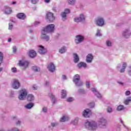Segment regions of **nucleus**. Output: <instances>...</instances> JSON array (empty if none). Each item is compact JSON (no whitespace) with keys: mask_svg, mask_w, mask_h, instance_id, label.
<instances>
[{"mask_svg":"<svg viewBox=\"0 0 131 131\" xmlns=\"http://www.w3.org/2000/svg\"><path fill=\"white\" fill-rule=\"evenodd\" d=\"M85 126L86 128L89 129L90 130L95 131L97 129V123L95 121L90 122L86 121L85 122Z\"/></svg>","mask_w":131,"mask_h":131,"instance_id":"1","label":"nucleus"},{"mask_svg":"<svg viewBox=\"0 0 131 131\" xmlns=\"http://www.w3.org/2000/svg\"><path fill=\"white\" fill-rule=\"evenodd\" d=\"M27 91L26 89H23L20 90V95L18 96L19 100H25L27 96Z\"/></svg>","mask_w":131,"mask_h":131,"instance_id":"2","label":"nucleus"},{"mask_svg":"<svg viewBox=\"0 0 131 131\" xmlns=\"http://www.w3.org/2000/svg\"><path fill=\"white\" fill-rule=\"evenodd\" d=\"M54 30H55V25L54 24L49 25L43 29L44 32H54Z\"/></svg>","mask_w":131,"mask_h":131,"instance_id":"3","label":"nucleus"},{"mask_svg":"<svg viewBox=\"0 0 131 131\" xmlns=\"http://www.w3.org/2000/svg\"><path fill=\"white\" fill-rule=\"evenodd\" d=\"M79 79H80V76L79 75L77 74L74 76V78L73 80L74 82H75L78 86H81V85H82L83 84L82 82H79L78 83Z\"/></svg>","mask_w":131,"mask_h":131,"instance_id":"4","label":"nucleus"},{"mask_svg":"<svg viewBox=\"0 0 131 131\" xmlns=\"http://www.w3.org/2000/svg\"><path fill=\"white\" fill-rule=\"evenodd\" d=\"M12 86L14 90H18L20 88V82L16 79H13Z\"/></svg>","mask_w":131,"mask_h":131,"instance_id":"5","label":"nucleus"},{"mask_svg":"<svg viewBox=\"0 0 131 131\" xmlns=\"http://www.w3.org/2000/svg\"><path fill=\"white\" fill-rule=\"evenodd\" d=\"M19 66L23 67V69H26L27 67H28L29 65V62L27 61L20 60L18 63Z\"/></svg>","mask_w":131,"mask_h":131,"instance_id":"6","label":"nucleus"},{"mask_svg":"<svg viewBox=\"0 0 131 131\" xmlns=\"http://www.w3.org/2000/svg\"><path fill=\"white\" fill-rule=\"evenodd\" d=\"M96 24L97 26H103L104 25L105 21L104 19L102 17H98L97 20H96Z\"/></svg>","mask_w":131,"mask_h":131,"instance_id":"7","label":"nucleus"},{"mask_svg":"<svg viewBox=\"0 0 131 131\" xmlns=\"http://www.w3.org/2000/svg\"><path fill=\"white\" fill-rule=\"evenodd\" d=\"M47 19L49 20L50 22H53L55 20V16H54V13L49 12L47 14Z\"/></svg>","mask_w":131,"mask_h":131,"instance_id":"8","label":"nucleus"},{"mask_svg":"<svg viewBox=\"0 0 131 131\" xmlns=\"http://www.w3.org/2000/svg\"><path fill=\"white\" fill-rule=\"evenodd\" d=\"M83 39H84V37L81 35H77L76 36L75 42L76 43H80V42H82L83 41Z\"/></svg>","mask_w":131,"mask_h":131,"instance_id":"9","label":"nucleus"},{"mask_svg":"<svg viewBox=\"0 0 131 131\" xmlns=\"http://www.w3.org/2000/svg\"><path fill=\"white\" fill-rule=\"evenodd\" d=\"M69 13H70V10L69 9H66L64 11L61 13V17L63 21H65V20H66V17H67L66 14H69Z\"/></svg>","mask_w":131,"mask_h":131,"instance_id":"10","label":"nucleus"},{"mask_svg":"<svg viewBox=\"0 0 131 131\" xmlns=\"http://www.w3.org/2000/svg\"><path fill=\"white\" fill-rule=\"evenodd\" d=\"M48 69L50 71V72H54L56 69V67L53 62H50L47 67Z\"/></svg>","mask_w":131,"mask_h":131,"instance_id":"11","label":"nucleus"},{"mask_svg":"<svg viewBox=\"0 0 131 131\" xmlns=\"http://www.w3.org/2000/svg\"><path fill=\"white\" fill-rule=\"evenodd\" d=\"M91 115V111L89 109H85L82 113L83 116L85 118H89L90 115Z\"/></svg>","mask_w":131,"mask_h":131,"instance_id":"12","label":"nucleus"},{"mask_svg":"<svg viewBox=\"0 0 131 131\" xmlns=\"http://www.w3.org/2000/svg\"><path fill=\"white\" fill-rule=\"evenodd\" d=\"M75 22H82V21H84V16H83V14H80L79 17H77L74 18Z\"/></svg>","mask_w":131,"mask_h":131,"instance_id":"13","label":"nucleus"},{"mask_svg":"<svg viewBox=\"0 0 131 131\" xmlns=\"http://www.w3.org/2000/svg\"><path fill=\"white\" fill-rule=\"evenodd\" d=\"M39 49L38 50V53L41 55H45V53H47V50L45 49V47L42 46H39Z\"/></svg>","mask_w":131,"mask_h":131,"instance_id":"14","label":"nucleus"},{"mask_svg":"<svg viewBox=\"0 0 131 131\" xmlns=\"http://www.w3.org/2000/svg\"><path fill=\"white\" fill-rule=\"evenodd\" d=\"M16 17L18 19H20V20H25L26 18V15L23 13H19L16 15Z\"/></svg>","mask_w":131,"mask_h":131,"instance_id":"15","label":"nucleus"},{"mask_svg":"<svg viewBox=\"0 0 131 131\" xmlns=\"http://www.w3.org/2000/svg\"><path fill=\"white\" fill-rule=\"evenodd\" d=\"M93 59H94V56H93V55H92V54H89L86 56V61L88 62V63H92Z\"/></svg>","mask_w":131,"mask_h":131,"instance_id":"16","label":"nucleus"},{"mask_svg":"<svg viewBox=\"0 0 131 131\" xmlns=\"http://www.w3.org/2000/svg\"><path fill=\"white\" fill-rule=\"evenodd\" d=\"M29 56L31 58H34V57L36 56V52L34 50L30 51Z\"/></svg>","mask_w":131,"mask_h":131,"instance_id":"17","label":"nucleus"},{"mask_svg":"<svg viewBox=\"0 0 131 131\" xmlns=\"http://www.w3.org/2000/svg\"><path fill=\"white\" fill-rule=\"evenodd\" d=\"M27 100L29 102H31V101H33V100H34V96L32 94H29L27 97Z\"/></svg>","mask_w":131,"mask_h":131,"instance_id":"18","label":"nucleus"},{"mask_svg":"<svg viewBox=\"0 0 131 131\" xmlns=\"http://www.w3.org/2000/svg\"><path fill=\"white\" fill-rule=\"evenodd\" d=\"M68 120H69V118L65 115L60 118V121L61 122H65V121H68Z\"/></svg>","mask_w":131,"mask_h":131,"instance_id":"19","label":"nucleus"},{"mask_svg":"<svg viewBox=\"0 0 131 131\" xmlns=\"http://www.w3.org/2000/svg\"><path fill=\"white\" fill-rule=\"evenodd\" d=\"M41 38L42 39H44V40H46V41H48V40H50V38L45 34H41Z\"/></svg>","mask_w":131,"mask_h":131,"instance_id":"20","label":"nucleus"},{"mask_svg":"<svg viewBox=\"0 0 131 131\" xmlns=\"http://www.w3.org/2000/svg\"><path fill=\"white\" fill-rule=\"evenodd\" d=\"M34 106V103H29L25 105V107L27 109H31Z\"/></svg>","mask_w":131,"mask_h":131,"instance_id":"21","label":"nucleus"},{"mask_svg":"<svg viewBox=\"0 0 131 131\" xmlns=\"http://www.w3.org/2000/svg\"><path fill=\"white\" fill-rule=\"evenodd\" d=\"M78 61H79V57H78V55L76 53L74 54V61L75 63L78 62Z\"/></svg>","mask_w":131,"mask_h":131,"instance_id":"22","label":"nucleus"},{"mask_svg":"<svg viewBox=\"0 0 131 131\" xmlns=\"http://www.w3.org/2000/svg\"><path fill=\"white\" fill-rule=\"evenodd\" d=\"M67 96V93H66V91L62 90L61 91V98L62 99H64V98H66Z\"/></svg>","mask_w":131,"mask_h":131,"instance_id":"23","label":"nucleus"},{"mask_svg":"<svg viewBox=\"0 0 131 131\" xmlns=\"http://www.w3.org/2000/svg\"><path fill=\"white\" fill-rule=\"evenodd\" d=\"M78 68H81V67H86V63L84 62H80L78 64Z\"/></svg>","mask_w":131,"mask_h":131,"instance_id":"24","label":"nucleus"},{"mask_svg":"<svg viewBox=\"0 0 131 131\" xmlns=\"http://www.w3.org/2000/svg\"><path fill=\"white\" fill-rule=\"evenodd\" d=\"M92 91L93 92H96L95 95L97 98H101L102 96H101V95L99 93L97 92V91L95 89V88H92Z\"/></svg>","mask_w":131,"mask_h":131,"instance_id":"25","label":"nucleus"},{"mask_svg":"<svg viewBox=\"0 0 131 131\" xmlns=\"http://www.w3.org/2000/svg\"><path fill=\"white\" fill-rule=\"evenodd\" d=\"M12 13V9L9 7H7L5 10V14H11Z\"/></svg>","mask_w":131,"mask_h":131,"instance_id":"26","label":"nucleus"},{"mask_svg":"<svg viewBox=\"0 0 131 131\" xmlns=\"http://www.w3.org/2000/svg\"><path fill=\"white\" fill-rule=\"evenodd\" d=\"M100 122L101 124H102V125H105L107 121H106V120H105V119L102 118L100 119Z\"/></svg>","mask_w":131,"mask_h":131,"instance_id":"27","label":"nucleus"},{"mask_svg":"<svg viewBox=\"0 0 131 131\" xmlns=\"http://www.w3.org/2000/svg\"><path fill=\"white\" fill-rule=\"evenodd\" d=\"M129 102H131V97H129L127 99L124 101V104L125 105H128Z\"/></svg>","mask_w":131,"mask_h":131,"instance_id":"28","label":"nucleus"},{"mask_svg":"<svg viewBox=\"0 0 131 131\" xmlns=\"http://www.w3.org/2000/svg\"><path fill=\"white\" fill-rule=\"evenodd\" d=\"M76 0H68V4L71 6H73L75 4Z\"/></svg>","mask_w":131,"mask_h":131,"instance_id":"29","label":"nucleus"},{"mask_svg":"<svg viewBox=\"0 0 131 131\" xmlns=\"http://www.w3.org/2000/svg\"><path fill=\"white\" fill-rule=\"evenodd\" d=\"M59 53L61 54H63V53H65L66 52V48L65 47H63L60 49L59 51Z\"/></svg>","mask_w":131,"mask_h":131,"instance_id":"30","label":"nucleus"},{"mask_svg":"<svg viewBox=\"0 0 131 131\" xmlns=\"http://www.w3.org/2000/svg\"><path fill=\"white\" fill-rule=\"evenodd\" d=\"M32 69L34 71H35V72H38L40 71V69L37 67H33Z\"/></svg>","mask_w":131,"mask_h":131,"instance_id":"31","label":"nucleus"},{"mask_svg":"<svg viewBox=\"0 0 131 131\" xmlns=\"http://www.w3.org/2000/svg\"><path fill=\"white\" fill-rule=\"evenodd\" d=\"M124 109V106L122 105H119L117 107L118 111H121Z\"/></svg>","mask_w":131,"mask_h":131,"instance_id":"32","label":"nucleus"},{"mask_svg":"<svg viewBox=\"0 0 131 131\" xmlns=\"http://www.w3.org/2000/svg\"><path fill=\"white\" fill-rule=\"evenodd\" d=\"M89 106L90 108H94L95 107V103L94 102H90L89 103Z\"/></svg>","mask_w":131,"mask_h":131,"instance_id":"33","label":"nucleus"},{"mask_svg":"<svg viewBox=\"0 0 131 131\" xmlns=\"http://www.w3.org/2000/svg\"><path fill=\"white\" fill-rule=\"evenodd\" d=\"M3 59H4V54L2 53V52H0V61H1V62H3Z\"/></svg>","mask_w":131,"mask_h":131,"instance_id":"34","label":"nucleus"},{"mask_svg":"<svg viewBox=\"0 0 131 131\" xmlns=\"http://www.w3.org/2000/svg\"><path fill=\"white\" fill-rule=\"evenodd\" d=\"M77 122H78V118H76L74 121H72V123L74 125H76V124H77Z\"/></svg>","mask_w":131,"mask_h":131,"instance_id":"35","label":"nucleus"},{"mask_svg":"<svg viewBox=\"0 0 131 131\" xmlns=\"http://www.w3.org/2000/svg\"><path fill=\"white\" fill-rule=\"evenodd\" d=\"M129 34V30H126V31L123 32V35L125 36L126 34Z\"/></svg>","mask_w":131,"mask_h":131,"instance_id":"36","label":"nucleus"},{"mask_svg":"<svg viewBox=\"0 0 131 131\" xmlns=\"http://www.w3.org/2000/svg\"><path fill=\"white\" fill-rule=\"evenodd\" d=\"M13 29V25L12 24V23H9V30H12V29Z\"/></svg>","mask_w":131,"mask_h":131,"instance_id":"37","label":"nucleus"},{"mask_svg":"<svg viewBox=\"0 0 131 131\" xmlns=\"http://www.w3.org/2000/svg\"><path fill=\"white\" fill-rule=\"evenodd\" d=\"M73 98L72 97H69L67 98V102H72L73 101Z\"/></svg>","mask_w":131,"mask_h":131,"instance_id":"38","label":"nucleus"},{"mask_svg":"<svg viewBox=\"0 0 131 131\" xmlns=\"http://www.w3.org/2000/svg\"><path fill=\"white\" fill-rule=\"evenodd\" d=\"M101 33L100 32V30H98L97 31V33H96V36H101Z\"/></svg>","mask_w":131,"mask_h":131,"instance_id":"39","label":"nucleus"},{"mask_svg":"<svg viewBox=\"0 0 131 131\" xmlns=\"http://www.w3.org/2000/svg\"><path fill=\"white\" fill-rule=\"evenodd\" d=\"M107 111L108 112V113H110L112 111V108H111L110 106H108L107 107Z\"/></svg>","mask_w":131,"mask_h":131,"instance_id":"40","label":"nucleus"},{"mask_svg":"<svg viewBox=\"0 0 131 131\" xmlns=\"http://www.w3.org/2000/svg\"><path fill=\"white\" fill-rule=\"evenodd\" d=\"M106 45L107 47H111V42L109 40L106 41Z\"/></svg>","mask_w":131,"mask_h":131,"instance_id":"41","label":"nucleus"},{"mask_svg":"<svg viewBox=\"0 0 131 131\" xmlns=\"http://www.w3.org/2000/svg\"><path fill=\"white\" fill-rule=\"evenodd\" d=\"M12 72H17V68H12L11 69Z\"/></svg>","mask_w":131,"mask_h":131,"instance_id":"42","label":"nucleus"},{"mask_svg":"<svg viewBox=\"0 0 131 131\" xmlns=\"http://www.w3.org/2000/svg\"><path fill=\"white\" fill-rule=\"evenodd\" d=\"M86 85L88 89H90V86L91 85V84L90 83V82L86 81Z\"/></svg>","mask_w":131,"mask_h":131,"instance_id":"43","label":"nucleus"},{"mask_svg":"<svg viewBox=\"0 0 131 131\" xmlns=\"http://www.w3.org/2000/svg\"><path fill=\"white\" fill-rule=\"evenodd\" d=\"M125 95H126V96H129V95H130V91H127L125 92Z\"/></svg>","mask_w":131,"mask_h":131,"instance_id":"44","label":"nucleus"},{"mask_svg":"<svg viewBox=\"0 0 131 131\" xmlns=\"http://www.w3.org/2000/svg\"><path fill=\"white\" fill-rule=\"evenodd\" d=\"M50 98L52 100H55V96H54L52 94H50Z\"/></svg>","mask_w":131,"mask_h":131,"instance_id":"45","label":"nucleus"},{"mask_svg":"<svg viewBox=\"0 0 131 131\" xmlns=\"http://www.w3.org/2000/svg\"><path fill=\"white\" fill-rule=\"evenodd\" d=\"M126 63H125V62H123V64H122V67H123V68H124V69H126Z\"/></svg>","mask_w":131,"mask_h":131,"instance_id":"46","label":"nucleus"},{"mask_svg":"<svg viewBox=\"0 0 131 131\" xmlns=\"http://www.w3.org/2000/svg\"><path fill=\"white\" fill-rule=\"evenodd\" d=\"M37 1L38 0H31L32 4H35L36 3H37Z\"/></svg>","mask_w":131,"mask_h":131,"instance_id":"47","label":"nucleus"},{"mask_svg":"<svg viewBox=\"0 0 131 131\" xmlns=\"http://www.w3.org/2000/svg\"><path fill=\"white\" fill-rule=\"evenodd\" d=\"M13 53H16V52H17V48L16 47H13Z\"/></svg>","mask_w":131,"mask_h":131,"instance_id":"48","label":"nucleus"},{"mask_svg":"<svg viewBox=\"0 0 131 131\" xmlns=\"http://www.w3.org/2000/svg\"><path fill=\"white\" fill-rule=\"evenodd\" d=\"M51 125L52 126L54 127V126H56V125H58V124L56 123H52Z\"/></svg>","mask_w":131,"mask_h":131,"instance_id":"49","label":"nucleus"},{"mask_svg":"<svg viewBox=\"0 0 131 131\" xmlns=\"http://www.w3.org/2000/svg\"><path fill=\"white\" fill-rule=\"evenodd\" d=\"M32 89L34 91H35V90H37V87L35 85H33Z\"/></svg>","mask_w":131,"mask_h":131,"instance_id":"50","label":"nucleus"},{"mask_svg":"<svg viewBox=\"0 0 131 131\" xmlns=\"http://www.w3.org/2000/svg\"><path fill=\"white\" fill-rule=\"evenodd\" d=\"M125 69H124V68H123L122 69H121L120 70V72H121V73H122L124 72Z\"/></svg>","mask_w":131,"mask_h":131,"instance_id":"51","label":"nucleus"},{"mask_svg":"<svg viewBox=\"0 0 131 131\" xmlns=\"http://www.w3.org/2000/svg\"><path fill=\"white\" fill-rule=\"evenodd\" d=\"M43 111H44V112H47V108L46 107H43Z\"/></svg>","mask_w":131,"mask_h":131,"instance_id":"52","label":"nucleus"},{"mask_svg":"<svg viewBox=\"0 0 131 131\" xmlns=\"http://www.w3.org/2000/svg\"><path fill=\"white\" fill-rule=\"evenodd\" d=\"M20 123H21V122H20V121H18L16 123V125H18V124H20Z\"/></svg>","mask_w":131,"mask_h":131,"instance_id":"53","label":"nucleus"},{"mask_svg":"<svg viewBox=\"0 0 131 131\" xmlns=\"http://www.w3.org/2000/svg\"><path fill=\"white\" fill-rule=\"evenodd\" d=\"M51 0H45V3H49Z\"/></svg>","mask_w":131,"mask_h":131,"instance_id":"54","label":"nucleus"},{"mask_svg":"<svg viewBox=\"0 0 131 131\" xmlns=\"http://www.w3.org/2000/svg\"><path fill=\"white\" fill-rule=\"evenodd\" d=\"M62 78H63V79H66V76L62 75Z\"/></svg>","mask_w":131,"mask_h":131,"instance_id":"55","label":"nucleus"},{"mask_svg":"<svg viewBox=\"0 0 131 131\" xmlns=\"http://www.w3.org/2000/svg\"><path fill=\"white\" fill-rule=\"evenodd\" d=\"M12 41V38H9L8 40V41L10 42V41Z\"/></svg>","mask_w":131,"mask_h":131,"instance_id":"56","label":"nucleus"},{"mask_svg":"<svg viewBox=\"0 0 131 131\" xmlns=\"http://www.w3.org/2000/svg\"><path fill=\"white\" fill-rule=\"evenodd\" d=\"M13 131H18V128H14L13 129Z\"/></svg>","mask_w":131,"mask_h":131,"instance_id":"57","label":"nucleus"},{"mask_svg":"<svg viewBox=\"0 0 131 131\" xmlns=\"http://www.w3.org/2000/svg\"><path fill=\"white\" fill-rule=\"evenodd\" d=\"M49 82L47 81L46 83V85H49Z\"/></svg>","mask_w":131,"mask_h":131,"instance_id":"58","label":"nucleus"},{"mask_svg":"<svg viewBox=\"0 0 131 131\" xmlns=\"http://www.w3.org/2000/svg\"><path fill=\"white\" fill-rule=\"evenodd\" d=\"M129 75L131 76V70L129 71Z\"/></svg>","mask_w":131,"mask_h":131,"instance_id":"59","label":"nucleus"},{"mask_svg":"<svg viewBox=\"0 0 131 131\" xmlns=\"http://www.w3.org/2000/svg\"><path fill=\"white\" fill-rule=\"evenodd\" d=\"M12 4L13 5H15V4H16V2H12Z\"/></svg>","mask_w":131,"mask_h":131,"instance_id":"60","label":"nucleus"},{"mask_svg":"<svg viewBox=\"0 0 131 131\" xmlns=\"http://www.w3.org/2000/svg\"><path fill=\"white\" fill-rule=\"evenodd\" d=\"M3 70V68H0V72Z\"/></svg>","mask_w":131,"mask_h":131,"instance_id":"61","label":"nucleus"},{"mask_svg":"<svg viewBox=\"0 0 131 131\" xmlns=\"http://www.w3.org/2000/svg\"><path fill=\"white\" fill-rule=\"evenodd\" d=\"M118 83H119L120 84H123V83L120 82H119Z\"/></svg>","mask_w":131,"mask_h":131,"instance_id":"62","label":"nucleus"},{"mask_svg":"<svg viewBox=\"0 0 131 131\" xmlns=\"http://www.w3.org/2000/svg\"><path fill=\"white\" fill-rule=\"evenodd\" d=\"M14 118H16V117H13V119H14Z\"/></svg>","mask_w":131,"mask_h":131,"instance_id":"63","label":"nucleus"},{"mask_svg":"<svg viewBox=\"0 0 131 131\" xmlns=\"http://www.w3.org/2000/svg\"><path fill=\"white\" fill-rule=\"evenodd\" d=\"M37 23L39 24V22H37Z\"/></svg>","mask_w":131,"mask_h":131,"instance_id":"64","label":"nucleus"}]
</instances>
